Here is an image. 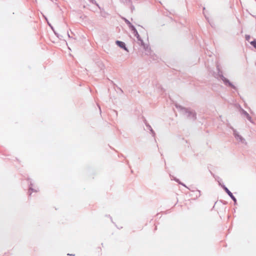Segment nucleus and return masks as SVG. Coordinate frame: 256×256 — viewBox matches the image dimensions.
<instances>
[{
	"label": "nucleus",
	"instance_id": "nucleus-6",
	"mask_svg": "<svg viewBox=\"0 0 256 256\" xmlns=\"http://www.w3.org/2000/svg\"><path fill=\"white\" fill-rule=\"evenodd\" d=\"M68 256H72V254H68Z\"/></svg>",
	"mask_w": 256,
	"mask_h": 256
},
{
	"label": "nucleus",
	"instance_id": "nucleus-3",
	"mask_svg": "<svg viewBox=\"0 0 256 256\" xmlns=\"http://www.w3.org/2000/svg\"><path fill=\"white\" fill-rule=\"evenodd\" d=\"M226 191L234 201H236L234 196L232 195V193L227 188H226Z\"/></svg>",
	"mask_w": 256,
	"mask_h": 256
},
{
	"label": "nucleus",
	"instance_id": "nucleus-4",
	"mask_svg": "<svg viewBox=\"0 0 256 256\" xmlns=\"http://www.w3.org/2000/svg\"><path fill=\"white\" fill-rule=\"evenodd\" d=\"M250 44L256 48V40H254L253 41L250 42Z\"/></svg>",
	"mask_w": 256,
	"mask_h": 256
},
{
	"label": "nucleus",
	"instance_id": "nucleus-5",
	"mask_svg": "<svg viewBox=\"0 0 256 256\" xmlns=\"http://www.w3.org/2000/svg\"><path fill=\"white\" fill-rule=\"evenodd\" d=\"M250 36H249V35H246V40L250 42Z\"/></svg>",
	"mask_w": 256,
	"mask_h": 256
},
{
	"label": "nucleus",
	"instance_id": "nucleus-1",
	"mask_svg": "<svg viewBox=\"0 0 256 256\" xmlns=\"http://www.w3.org/2000/svg\"><path fill=\"white\" fill-rule=\"evenodd\" d=\"M131 28H132V30L133 31V34H134V36L137 38L138 39V40L142 41L140 38V35L138 34V31L134 28V26H131Z\"/></svg>",
	"mask_w": 256,
	"mask_h": 256
},
{
	"label": "nucleus",
	"instance_id": "nucleus-2",
	"mask_svg": "<svg viewBox=\"0 0 256 256\" xmlns=\"http://www.w3.org/2000/svg\"><path fill=\"white\" fill-rule=\"evenodd\" d=\"M116 44L120 46L122 48H123L125 50H126V46H125V44L124 42H120V41H116Z\"/></svg>",
	"mask_w": 256,
	"mask_h": 256
}]
</instances>
